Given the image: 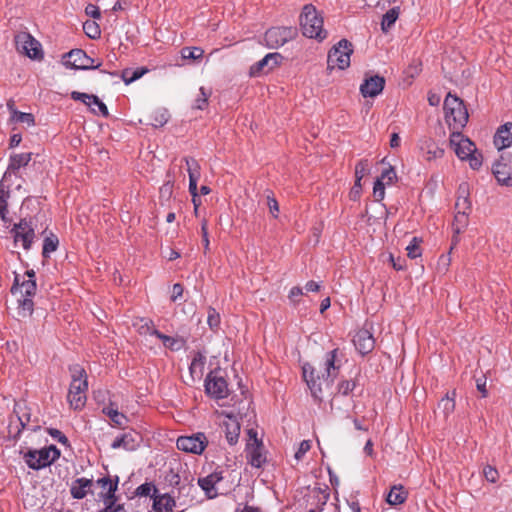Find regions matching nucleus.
Segmentation results:
<instances>
[{
  "instance_id": "nucleus-23",
  "label": "nucleus",
  "mask_w": 512,
  "mask_h": 512,
  "mask_svg": "<svg viewBox=\"0 0 512 512\" xmlns=\"http://www.w3.org/2000/svg\"><path fill=\"white\" fill-rule=\"evenodd\" d=\"M248 452V462L255 468L262 467L263 463L266 462V456L263 454V444L258 439H255L254 444L248 443L246 445Z\"/></svg>"
},
{
  "instance_id": "nucleus-20",
  "label": "nucleus",
  "mask_w": 512,
  "mask_h": 512,
  "mask_svg": "<svg viewBox=\"0 0 512 512\" xmlns=\"http://www.w3.org/2000/svg\"><path fill=\"white\" fill-rule=\"evenodd\" d=\"M33 153H20V154H12L9 158V164L7 170L5 171L2 178L7 180L11 174L16 175L18 170L22 167H26L32 159Z\"/></svg>"
},
{
  "instance_id": "nucleus-7",
  "label": "nucleus",
  "mask_w": 512,
  "mask_h": 512,
  "mask_svg": "<svg viewBox=\"0 0 512 512\" xmlns=\"http://www.w3.org/2000/svg\"><path fill=\"white\" fill-rule=\"evenodd\" d=\"M16 48L19 52L32 60H42L44 53L42 46L29 32H19L14 37Z\"/></svg>"
},
{
  "instance_id": "nucleus-31",
  "label": "nucleus",
  "mask_w": 512,
  "mask_h": 512,
  "mask_svg": "<svg viewBox=\"0 0 512 512\" xmlns=\"http://www.w3.org/2000/svg\"><path fill=\"white\" fill-rule=\"evenodd\" d=\"M118 488H115V486H110L107 491H101L99 493V498L102 500L104 504V508L100 511L106 512L110 510L119 500V496H117Z\"/></svg>"
},
{
  "instance_id": "nucleus-11",
  "label": "nucleus",
  "mask_w": 512,
  "mask_h": 512,
  "mask_svg": "<svg viewBox=\"0 0 512 512\" xmlns=\"http://www.w3.org/2000/svg\"><path fill=\"white\" fill-rule=\"evenodd\" d=\"M208 445V439L203 432H198L190 436H180L176 441V446L179 450L201 454Z\"/></svg>"
},
{
  "instance_id": "nucleus-32",
  "label": "nucleus",
  "mask_w": 512,
  "mask_h": 512,
  "mask_svg": "<svg viewBox=\"0 0 512 512\" xmlns=\"http://www.w3.org/2000/svg\"><path fill=\"white\" fill-rule=\"evenodd\" d=\"M102 413L110 418L113 425L119 428H124L128 422V418L123 413L119 412L117 408L111 405L104 407Z\"/></svg>"
},
{
  "instance_id": "nucleus-55",
  "label": "nucleus",
  "mask_w": 512,
  "mask_h": 512,
  "mask_svg": "<svg viewBox=\"0 0 512 512\" xmlns=\"http://www.w3.org/2000/svg\"><path fill=\"white\" fill-rule=\"evenodd\" d=\"M201 235L204 247V254H206L210 250V241L208 235V221L205 218L201 222Z\"/></svg>"
},
{
  "instance_id": "nucleus-64",
  "label": "nucleus",
  "mask_w": 512,
  "mask_h": 512,
  "mask_svg": "<svg viewBox=\"0 0 512 512\" xmlns=\"http://www.w3.org/2000/svg\"><path fill=\"white\" fill-rule=\"evenodd\" d=\"M311 448V444H310V441L308 440H303L300 445H299V448L298 450L296 451L295 453V458L297 460H301L303 458V456L310 450Z\"/></svg>"
},
{
  "instance_id": "nucleus-6",
  "label": "nucleus",
  "mask_w": 512,
  "mask_h": 512,
  "mask_svg": "<svg viewBox=\"0 0 512 512\" xmlns=\"http://www.w3.org/2000/svg\"><path fill=\"white\" fill-rule=\"evenodd\" d=\"M298 36V29L293 26H277L266 30L265 45L269 49H277Z\"/></svg>"
},
{
  "instance_id": "nucleus-45",
  "label": "nucleus",
  "mask_w": 512,
  "mask_h": 512,
  "mask_svg": "<svg viewBox=\"0 0 512 512\" xmlns=\"http://www.w3.org/2000/svg\"><path fill=\"white\" fill-rule=\"evenodd\" d=\"M10 120L13 122L25 123L28 126L35 125V117L32 113L13 111V116L10 117Z\"/></svg>"
},
{
  "instance_id": "nucleus-44",
  "label": "nucleus",
  "mask_w": 512,
  "mask_h": 512,
  "mask_svg": "<svg viewBox=\"0 0 512 512\" xmlns=\"http://www.w3.org/2000/svg\"><path fill=\"white\" fill-rule=\"evenodd\" d=\"M422 243V238L413 237L409 245L406 247L407 256L411 259H415L420 257L422 254V250L420 248V244Z\"/></svg>"
},
{
  "instance_id": "nucleus-13",
  "label": "nucleus",
  "mask_w": 512,
  "mask_h": 512,
  "mask_svg": "<svg viewBox=\"0 0 512 512\" xmlns=\"http://www.w3.org/2000/svg\"><path fill=\"white\" fill-rule=\"evenodd\" d=\"M284 56L278 52L268 53L261 60L250 67L249 74L252 77L267 74L282 64Z\"/></svg>"
},
{
  "instance_id": "nucleus-17",
  "label": "nucleus",
  "mask_w": 512,
  "mask_h": 512,
  "mask_svg": "<svg viewBox=\"0 0 512 512\" xmlns=\"http://www.w3.org/2000/svg\"><path fill=\"white\" fill-rule=\"evenodd\" d=\"M353 343L357 351L362 356L372 352L375 346V340L372 333L366 329H361L355 334Z\"/></svg>"
},
{
  "instance_id": "nucleus-21",
  "label": "nucleus",
  "mask_w": 512,
  "mask_h": 512,
  "mask_svg": "<svg viewBox=\"0 0 512 512\" xmlns=\"http://www.w3.org/2000/svg\"><path fill=\"white\" fill-rule=\"evenodd\" d=\"M93 479L77 478L70 486V494L74 499H84L88 494H93Z\"/></svg>"
},
{
  "instance_id": "nucleus-18",
  "label": "nucleus",
  "mask_w": 512,
  "mask_h": 512,
  "mask_svg": "<svg viewBox=\"0 0 512 512\" xmlns=\"http://www.w3.org/2000/svg\"><path fill=\"white\" fill-rule=\"evenodd\" d=\"M141 436L131 430L127 433H123L121 436L117 437L111 444L112 449L123 448L128 451L135 450L140 443Z\"/></svg>"
},
{
  "instance_id": "nucleus-39",
  "label": "nucleus",
  "mask_w": 512,
  "mask_h": 512,
  "mask_svg": "<svg viewBox=\"0 0 512 512\" xmlns=\"http://www.w3.org/2000/svg\"><path fill=\"white\" fill-rule=\"evenodd\" d=\"M13 412L17 415L21 429H24L30 422L31 413L29 409L20 403H15Z\"/></svg>"
},
{
  "instance_id": "nucleus-41",
  "label": "nucleus",
  "mask_w": 512,
  "mask_h": 512,
  "mask_svg": "<svg viewBox=\"0 0 512 512\" xmlns=\"http://www.w3.org/2000/svg\"><path fill=\"white\" fill-rule=\"evenodd\" d=\"M157 493L158 489L153 482H145L136 488L134 496L151 497V495H156Z\"/></svg>"
},
{
  "instance_id": "nucleus-48",
  "label": "nucleus",
  "mask_w": 512,
  "mask_h": 512,
  "mask_svg": "<svg viewBox=\"0 0 512 512\" xmlns=\"http://www.w3.org/2000/svg\"><path fill=\"white\" fill-rule=\"evenodd\" d=\"M67 400L72 409L81 410L86 404L87 397L86 395L68 394Z\"/></svg>"
},
{
  "instance_id": "nucleus-22",
  "label": "nucleus",
  "mask_w": 512,
  "mask_h": 512,
  "mask_svg": "<svg viewBox=\"0 0 512 512\" xmlns=\"http://www.w3.org/2000/svg\"><path fill=\"white\" fill-rule=\"evenodd\" d=\"M185 162L189 175V192L192 196V202H195V197H198L197 182L200 177V166L198 162L192 157L185 158Z\"/></svg>"
},
{
  "instance_id": "nucleus-58",
  "label": "nucleus",
  "mask_w": 512,
  "mask_h": 512,
  "mask_svg": "<svg viewBox=\"0 0 512 512\" xmlns=\"http://www.w3.org/2000/svg\"><path fill=\"white\" fill-rule=\"evenodd\" d=\"M12 229L16 230H24L28 231L29 229H34L33 225V217H24L19 220L18 223H15Z\"/></svg>"
},
{
  "instance_id": "nucleus-26",
  "label": "nucleus",
  "mask_w": 512,
  "mask_h": 512,
  "mask_svg": "<svg viewBox=\"0 0 512 512\" xmlns=\"http://www.w3.org/2000/svg\"><path fill=\"white\" fill-rule=\"evenodd\" d=\"M470 185L468 182H462L457 189V200L455 209L459 211L470 212L472 205L470 201Z\"/></svg>"
},
{
  "instance_id": "nucleus-14",
  "label": "nucleus",
  "mask_w": 512,
  "mask_h": 512,
  "mask_svg": "<svg viewBox=\"0 0 512 512\" xmlns=\"http://www.w3.org/2000/svg\"><path fill=\"white\" fill-rule=\"evenodd\" d=\"M72 381L68 394L86 395L88 389L87 374L84 368L76 364L69 367Z\"/></svg>"
},
{
  "instance_id": "nucleus-15",
  "label": "nucleus",
  "mask_w": 512,
  "mask_h": 512,
  "mask_svg": "<svg viewBox=\"0 0 512 512\" xmlns=\"http://www.w3.org/2000/svg\"><path fill=\"white\" fill-rule=\"evenodd\" d=\"M450 145L454 147V151L458 158L465 160L475 150V145L468 138H464L461 131L451 132Z\"/></svg>"
},
{
  "instance_id": "nucleus-54",
  "label": "nucleus",
  "mask_w": 512,
  "mask_h": 512,
  "mask_svg": "<svg viewBox=\"0 0 512 512\" xmlns=\"http://www.w3.org/2000/svg\"><path fill=\"white\" fill-rule=\"evenodd\" d=\"M70 96L74 101H81L89 107L92 105V98H94V94H87L78 91H72Z\"/></svg>"
},
{
  "instance_id": "nucleus-24",
  "label": "nucleus",
  "mask_w": 512,
  "mask_h": 512,
  "mask_svg": "<svg viewBox=\"0 0 512 512\" xmlns=\"http://www.w3.org/2000/svg\"><path fill=\"white\" fill-rule=\"evenodd\" d=\"M494 144L498 150H503L512 145V122L501 125L495 135Z\"/></svg>"
},
{
  "instance_id": "nucleus-33",
  "label": "nucleus",
  "mask_w": 512,
  "mask_h": 512,
  "mask_svg": "<svg viewBox=\"0 0 512 512\" xmlns=\"http://www.w3.org/2000/svg\"><path fill=\"white\" fill-rule=\"evenodd\" d=\"M455 397L456 391L453 390L451 393H447L438 403V409L442 411L445 418L455 410Z\"/></svg>"
},
{
  "instance_id": "nucleus-8",
  "label": "nucleus",
  "mask_w": 512,
  "mask_h": 512,
  "mask_svg": "<svg viewBox=\"0 0 512 512\" xmlns=\"http://www.w3.org/2000/svg\"><path fill=\"white\" fill-rule=\"evenodd\" d=\"M219 373L220 368L211 370L204 381L205 393L216 400L225 399L229 396L228 383Z\"/></svg>"
},
{
  "instance_id": "nucleus-56",
  "label": "nucleus",
  "mask_w": 512,
  "mask_h": 512,
  "mask_svg": "<svg viewBox=\"0 0 512 512\" xmlns=\"http://www.w3.org/2000/svg\"><path fill=\"white\" fill-rule=\"evenodd\" d=\"M186 344V340L183 338V337H172L170 336V341H167L164 346L171 349V350H174V351H177V350H180L182 349Z\"/></svg>"
},
{
  "instance_id": "nucleus-51",
  "label": "nucleus",
  "mask_w": 512,
  "mask_h": 512,
  "mask_svg": "<svg viewBox=\"0 0 512 512\" xmlns=\"http://www.w3.org/2000/svg\"><path fill=\"white\" fill-rule=\"evenodd\" d=\"M369 166L367 159L360 160L355 166V179L362 180V178L369 173Z\"/></svg>"
},
{
  "instance_id": "nucleus-63",
  "label": "nucleus",
  "mask_w": 512,
  "mask_h": 512,
  "mask_svg": "<svg viewBox=\"0 0 512 512\" xmlns=\"http://www.w3.org/2000/svg\"><path fill=\"white\" fill-rule=\"evenodd\" d=\"M379 179H382V182L386 181V184H391L395 179H397L395 169L390 166L388 169H385L381 173V177Z\"/></svg>"
},
{
  "instance_id": "nucleus-38",
  "label": "nucleus",
  "mask_w": 512,
  "mask_h": 512,
  "mask_svg": "<svg viewBox=\"0 0 512 512\" xmlns=\"http://www.w3.org/2000/svg\"><path fill=\"white\" fill-rule=\"evenodd\" d=\"M147 72H148V69L145 67H138L135 70L124 69L121 73V78L125 82V84L128 85V84L140 79Z\"/></svg>"
},
{
  "instance_id": "nucleus-53",
  "label": "nucleus",
  "mask_w": 512,
  "mask_h": 512,
  "mask_svg": "<svg viewBox=\"0 0 512 512\" xmlns=\"http://www.w3.org/2000/svg\"><path fill=\"white\" fill-rule=\"evenodd\" d=\"M483 475L485 479L490 483H496L499 479V472L498 470L491 465H486L483 468Z\"/></svg>"
},
{
  "instance_id": "nucleus-43",
  "label": "nucleus",
  "mask_w": 512,
  "mask_h": 512,
  "mask_svg": "<svg viewBox=\"0 0 512 512\" xmlns=\"http://www.w3.org/2000/svg\"><path fill=\"white\" fill-rule=\"evenodd\" d=\"M120 482V478L118 475H106L96 480V484L102 488V491H107L110 486H115L118 488Z\"/></svg>"
},
{
  "instance_id": "nucleus-1",
  "label": "nucleus",
  "mask_w": 512,
  "mask_h": 512,
  "mask_svg": "<svg viewBox=\"0 0 512 512\" xmlns=\"http://www.w3.org/2000/svg\"><path fill=\"white\" fill-rule=\"evenodd\" d=\"M337 352L338 349H334L327 354L325 362L326 375L323 374L321 377L318 374L315 375V368L309 363L304 364L302 367L303 378L311 391V395L319 402L322 401V383L327 387L332 386L336 377L335 371L339 369V366L335 365Z\"/></svg>"
},
{
  "instance_id": "nucleus-46",
  "label": "nucleus",
  "mask_w": 512,
  "mask_h": 512,
  "mask_svg": "<svg viewBox=\"0 0 512 512\" xmlns=\"http://www.w3.org/2000/svg\"><path fill=\"white\" fill-rule=\"evenodd\" d=\"M204 55V50L200 47H184L181 49L183 59L198 60Z\"/></svg>"
},
{
  "instance_id": "nucleus-34",
  "label": "nucleus",
  "mask_w": 512,
  "mask_h": 512,
  "mask_svg": "<svg viewBox=\"0 0 512 512\" xmlns=\"http://www.w3.org/2000/svg\"><path fill=\"white\" fill-rule=\"evenodd\" d=\"M58 245H59V239L53 232L50 231L48 234H46V236L43 240V248H42L43 258L48 259L50 257V254L57 250Z\"/></svg>"
},
{
  "instance_id": "nucleus-3",
  "label": "nucleus",
  "mask_w": 512,
  "mask_h": 512,
  "mask_svg": "<svg viewBox=\"0 0 512 512\" xmlns=\"http://www.w3.org/2000/svg\"><path fill=\"white\" fill-rule=\"evenodd\" d=\"M324 20L316 7L307 4L303 7L300 15V25L305 37L322 42L328 36L327 30L323 28Z\"/></svg>"
},
{
  "instance_id": "nucleus-49",
  "label": "nucleus",
  "mask_w": 512,
  "mask_h": 512,
  "mask_svg": "<svg viewBox=\"0 0 512 512\" xmlns=\"http://www.w3.org/2000/svg\"><path fill=\"white\" fill-rule=\"evenodd\" d=\"M168 120H169V113L166 109H163V110L155 113L150 125L154 128H159V127L164 126L168 122Z\"/></svg>"
},
{
  "instance_id": "nucleus-62",
  "label": "nucleus",
  "mask_w": 512,
  "mask_h": 512,
  "mask_svg": "<svg viewBox=\"0 0 512 512\" xmlns=\"http://www.w3.org/2000/svg\"><path fill=\"white\" fill-rule=\"evenodd\" d=\"M482 154L477 153L476 149L468 156L470 167L474 170H478L482 165Z\"/></svg>"
},
{
  "instance_id": "nucleus-5",
  "label": "nucleus",
  "mask_w": 512,
  "mask_h": 512,
  "mask_svg": "<svg viewBox=\"0 0 512 512\" xmlns=\"http://www.w3.org/2000/svg\"><path fill=\"white\" fill-rule=\"evenodd\" d=\"M353 53V45L347 39H341L328 52L327 70L332 71L335 67L344 70L350 66V56Z\"/></svg>"
},
{
  "instance_id": "nucleus-42",
  "label": "nucleus",
  "mask_w": 512,
  "mask_h": 512,
  "mask_svg": "<svg viewBox=\"0 0 512 512\" xmlns=\"http://www.w3.org/2000/svg\"><path fill=\"white\" fill-rule=\"evenodd\" d=\"M83 31L90 39H98L101 36L99 25L93 20H87L83 23Z\"/></svg>"
},
{
  "instance_id": "nucleus-35",
  "label": "nucleus",
  "mask_w": 512,
  "mask_h": 512,
  "mask_svg": "<svg viewBox=\"0 0 512 512\" xmlns=\"http://www.w3.org/2000/svg\"><path fill=\"white\" fill-rule=\"evenodd\" d=\"M198 485L205 492V495L208 499H213L217 497L218 493L215 488L216 483L213 481L210 475L199 478Z\"/></svg>"
},
{
  "instance_id": "nucleus-29",
  "label": "nucleus",
  "mask_w": 512,
  "mask_h": 512,
  "mask_svg": "<svg viewBox=\"0 0 512 512\" xmlns=\"http://www.w3.org/2000/svg\"><path fill=\"white\" fill-rule=\"evenodd\" d=\"M10 233L13 236L14 243L21 241L22 247L25 250H29L31 248V246L34 242V239L36 237L34 229H29L28 231H24V230H16L15 231L14 229H11Z\"/></svg>"
},
{
  "instance_id": "nucleus-16",
  "label": "nucleus",
  "mask_w": 512,
  "mask_h": 512,
  "mask_svg": "<svg viewBox=\"0 0 512 512\" xmlns=\"http://www.w3.org/2000/svg\"><path fill=\"white\" fill-rule=\"evenodd\" d=\"M385 87V78L380 75H373L364 79L360 86L363 97L374 98L379 95Z\"/></svg>"
},
{
  "instance_id": "nucleus-28",
  "label": "nucleus",
  "mask_w": 512,
  "mask_h": 512,
  "mask_svg": "<svg viewBox=\"0 0 512 512\" xmlns=\"http://www.w3.org/2000/svg\"><path fill=\"white\" fill-rule=\"evenodd\" d=\"M225 428V437L227 442L230 445H235L238 442L239 435H240V423L236 419V417L228 416V421H225L223 423Z\"/></svg>"
},
{
  "instance_id": "nucleus-30",
  "label": "nucleus",
  "mask_w": 512,
  "mask_h": 512,
  "mask_svg": "<svg viewBox=\"0 0 512 512\" xmlns=\"http://www.w3.org/2000/svg\"><path fill=\"white\" fill-rule=\"evenodd\" d=\"M408 497V492L402 485H394L391 487L387 495L386 501L392 506L403 504Z\"/></svg>"
},
{
  "instance_id": "nucleus-47",
  "label": "nucleus",
  "mask_w": 512,
  "mask_h": 512,
  "mask_svg": "<svg viewBox=\"0 0 512 512\" xmlns=\"http://www.w3.org/2000/svg\"><path fill=\"white\" fill-rule=\"evenodd\" d=\"M207 314L208 326L211 330L217 331L220 326V314L211 306L208 307Z\"/></svg>"
},
{
  "instance_id": "nucleus-36",
  "label": "nucleus",
  "mask_w": 512,
  "mask_h": 512,
  "mask_svg": "<svg viewBox=\"0 0 512 512\" xmlns=\"http://www.w3.org/2000/svg\"><path fill=\"white\" fill-rule=\"evenodd\" d=\"M400 14L399 7H393L389 9L382 17L381 21V29L383 32H388V30L395 24Z\"/></svg>"
},
{
  "instance_id": "nucleus-9",
  "label": "nucleus",
  "mask_w": 512,
  "mask_h": 512,
  "mask_svg": "<svg viewBox=\"0 0 512 512\" xmlns=\"http://www.w3.org/2000/svg\"><path fill=\"white\" fill-rule=\"evenodd\" d=\"M492 172L500 185L512 187V153L503 152L493 164Z\"/></svg>"
},
{
  "instance_id": "nucleus-37",
  "label": "nucleus",
  "mask_w": 512,
  "mask_h": 512,
  "mask_svg": "<svg viewBox=\"0 0 512 512\" xmlns=\"http://www.w3.org/2000/svg\"><path fill=\"white\" fill-rule=\"evenodd\" d=\"M468 215L469 212L457 210L452 223V230L455 234H461L466 229L468 226Z\"/></svg>"
},
{
  "instance_id": "nucleus-50",
  "label": "nucleus",
  "mask_w": 512,
  "mask_h": 512,
  "mask_svg": "<svg viewBox=\"0 0 512 512\" xmlns=\"http://www.w3.org/2000/svg\"><path fill=\"white\" fill-rule=\"evenodd\" d=\"M357 386L356 380H342L338 384V393L342 394L343 396L349 395Z\"/></svg>"
},
{
  "instance_id": "nucleus-59",
  "label": "nucleus",
  "mask_w": 512,
  "mask_h": 512,
  "mask_svg": "<svg viewBox=\"0 0 512 512\" xmlns=\"http://www.w3.org/2000/svg\"><path fill=\"white\" fill-rule=\"evenodd\" d=\"M150 325L153 326V321L152 320H149V322H146L145 325H143L141 328L144 329L146 327L147 332H149L151 335L156 336L158 339L162 340L163 345L167 341H170V336L161 333L159 330H157L155 328L150 330Z\"/></svg>"
},
{
  "instance_id": "nucleus-10",
  "label": "nucleus",
  "mask_w": 512,
  "mask_h": 512,
  "mask_svg": "<svg viewBox=\"0 0 512 512\" xmlns=\"http://www.w3.org/2000/svg\"><path fill=\"white\" fill-rule=\"evenodd\" d=\"M63 58H67L64 65L71 69L89 70L98 69L101 66V62L94 64L95 60L89 57L82 49H72L64 54Z\"/></svg>"
},
{
  "instance_id": "nucleus-40",
  "label": "nucleus",
  "mask_w": 512,
  "mask_h": 512,
  "mask_svg": "<svg viewBox=\"0 0 512 512\" xmlns=\"http://www.w3.org/2000/svg\"><path fill=\"white\" fill-rule=\"evenodd\" d=\"M205 363H206L205 355L203 353H201L200 351H197L195 353V355L192 359V362L190 364V367H189L191 376H194V374L197 373V369H199L198 376L199 377L202 376Z\"/></svg>"
},
{
  "instance_id": "nucleus-25",
  "label": "nucleus",
  "mask_w": 512,
  "mask_h": 512,
  "mask_svg": "<svg viewBox=\"0 0 512 512\" xmlns=\"http://www.w3.org/2000/svg\"><path fill=\"white\" fill-rule=\"evenodd\" d=\"M4 178L0 181V219L4 224H11L12 218L9 217L8 200L10 198V187L5 184Z\"/></svg>"
},
{
  "instance_id": "nucleus-52",
  "label": "nucleus",
  "mask_w": 512,
  "mask_h": 512,
  "mask_svg": "<svg viewBox=\"0 0 512 512\" xmlns=\"http://www.w3.org/2000/svg\"><path fill=\"white\" fill-rule=\"evenodd\" d=\"M46 432L55 440H57L59 443L66 447H70V442L68 438L58 429L56 428H46Z\"/></svg>"
},
{
  "instance_id": "nucleus-57",
  "label": "nucleus",
  "mask_w": 512,
  "mask_h": 512,
  "mask_svg": "<svg viewBox=\"0 0 512 512\" xmlns=\"http://www.w3.org/2000/svg\"><path fill=\"white\" fill-rule=\"evenodd\" d=\"M373 196L375 201H381L385 196V184L382 182V179H377L374 183L373 187Z\"/></svg>"
},
{
  "instance_id": "nucleus-61",
  "label": "nucleus",
  "mask_w": 512,
  "mask_h": 512,
  "mask_svg": "<svg viewBox=\"0 0 512 512\" xmlns=\"http://www.w3.org/2000/svg\"><path fill=\"white\" fill-rule=\"evenodd\" d=\"M267 205L269 207V210H270V213L272 214V216L274 218H277L278 212H279V205H278V202L272 192H270L267 195Z\"/></svg>"
},
{
  "instance_id": "nucleus-2",
  "label": "nucleus",
  "mask_w": 512,
  "mask_h": 512,
  "mask_svg": "<svg viewBox=\"0 0 512 512\" xmlns=\"http://www.w3.org/2000/svg\"><path fill=\"white\" fill-rule=\"evenodd\" d=\"M443 109L445 121L451 132L462 131L469 119L468 110L464 101L456 95L448 93L444 100Z\"/></svg>"
},
{
  "instance_id": "nucleus-27",
  "label": "nucleus",
  "mask_w": 512,
  "mask_h": 512,
  "mask_svg": "<svg viewBox=\"0 0 512 512\" xmlns=\"http://www.w3.org/2000/svg\"><path fill=\"white\" fill-rule=\"evenodd\" d=\"M151 498L153 499L152 508L156 512H172L176 506L174 497L168 493H157L156 495H151Z\"/></svg>"
},
{
  "instance_id": "nucleus-12",
  "label": "nucleus",
  "mask_w": 512,
  "mask_h": 512,
  "mask_svg": "<svg viewBox=\"0 0 512 512\" xmlns=\"http://www.w3.org/2000/svg\"><path fill=\"white\" fill-rule=\"evenodd\" d=\"M21 299L18 300V307L20 309V313L23 316H31L34 311V302L32 298L36 294L37 284L36 279L31 280H23L21 283Z\"/></svg>"
},
{
  "instance_id": "nucleus-19",
  "label": "nucleus",
  "mask_w": 512,
  "mask_h": 512,
  "mask_svg": "<svg viewBox=\"0 0 512 512\" xmlns=\"http://www.w3.org/2000/svg\"><path fill=\"white\" fill-rule=\"evenodd\" d=\"M419 149L426 161L440 159L444 156V149L440 148L432 138L421 139Z\"/></svg>"
},
{
  "instance_id": "nucleus-4",
  "label": "nucleus",
  "mask_w": 512,
  "mask_h": 512,
  "mask_svg": "<svg viewBox=\"0 0 512 512\" xmlns=\"http://www.w3.org/2000/svg\"><path fill=\"white\" fill-rule=\"evenodd\" d=\"M60 456V450L52 444L40 450L29 449L23 454V459L29 468L40 470L52 465Z\"/></svg>"
},
{
  "instance_id": "nucleus-60",
  "label": "nucleus",
  "mask_w": 512,
  "mask_h": 512,
  "mask_svg": "<svg viewBox=\"0 0 512 512\" xmlns=\"http://www.w3.org/2000/svg\"><path fill=\"white\" fill-rule=\"evenodd\" d=\"M209 94L205 92L204 87L200 88V96L195 100L194 107L200 110H204L208 106Z\"/></svg>"
}]
</instances>
